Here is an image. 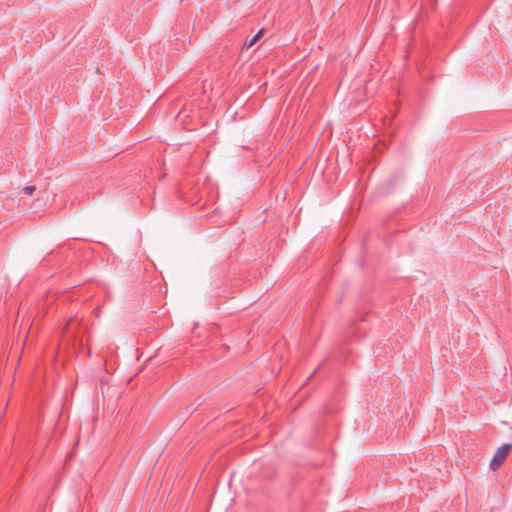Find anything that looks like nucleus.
<instances>
[{"label":"nucleus","instance_id":"obj_1","mask_svg":"<svg viewBox=\"0 0 512 512\" xmlns=\"http://www.w3.org/2000/svg\"><path fill=\"white\" fill-rule=\"evenodd\" d=\"M511 449H512V444L506 443V444H503L501 447H499L496 450L494 457L492 458V460L490 462L491 470L496 471L500 468L502 463L507 458Z\"/></svg>","mask_w":512,"mask_h":512},{"label":"nucleus","instance_id":"obj_4","mask_svg":"<svg viewBox=\"0 0 512 512\" xmlns=\"http://www.w3.org/2000/svg\"><path fill=\"white\" fill-rule=\"evenodd\" d=\"M73 320H74V318H70V319L68 320L67 326H69V325L73 322Z\"/></svg>","mask_w":512,"mask_h":512},{"label":"nucleus","instance_id":"obj_3","mask_svg":"<svg viewBox=\"0 0 512 512\" xmlns=\"http://www.w3.org/2000/svg\"><path fill=\"white\" fill-rule=\"evenodd\" d=\"M35 190H36L35 186L28 185V186L24 187L21 192L26 195H32Z\"/></svg>","mask_w":512,"mask_h":512},{"label":"nucleus","instance_id":"obj_2","mask_svg":"<svg viewBox=\"0 0 512 512\" xmlns=\"http://www.w3.org/2000/svg\"><path fill=\"white\" fill-rule=\"evenodd\" d=\"M262 34H263V29L258 31V33L255 34L252 38L246 39L245 42L243 43V48H245V49L251 48L260 39Z\"/></svg>","mask_w":512,"mask_h":512}]
</instances>
